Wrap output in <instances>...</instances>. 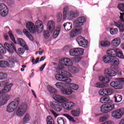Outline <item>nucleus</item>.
<instances>
[{"label": "nucleus", "mask_w": 124, "mask_h": 124, "mask_svg": "<svg viewBox=\"0 0 124 124\" xmlns=\"http://www.w3.org/2000/svg\"><path fill=\"white\" fill-rule=\"evenodd\" d=\"M64 66L69 67V71L73 73H77L79 71V69L73 66L72 61L70 60L69 58H64L60 60L59 65L57 67L58 74L55 75V77L58 81L69 83L71 82V79L68 77H70L71 75L63 70Z\"/></svg>", "instance_id": "nucleus-1"}, {"label": "nucleus", "mask_w": 124, "mask_h": 124, "mask_svg": "<svg viewBox=\"0 0 124 124\" xmlns=\"http://www.w3.org/2000/svg\"><path fill=\"white\" fill-rule=\"evenodd\" d=\"M20 103V98L16 97L13 101H12L10 103H9L7 107V112L8 113H12L14 112Z\"/></svg>", "instance_id": "nucleus-2"}, {"label": "nucleus", "mask_w": 124, "mask_h": 124, "mask_svg": "<svg viewBox=\"0 0 124 124\" xmlns=\"http://www.w3.org/2000/svg\"><path fill=\"white\" fill-rule=\"evenodd\" d=\"M107 54H108V56L110 58H116V57L117 56L120 59H124L123 52L120 49H117L116 50L113 49H109L107 51Z\"/></svg>", "instance_id": "nucleus-3"}, {"label": "nucleus", "mask_w": 124, "mask_h": 124, "mask_svg": "<svg viewBox=\"0 0 124 124\" xmlns=\"http://www.w3.org/2000/svg\"><path fill=\"white\" fill-rule=\"evenodd\" d=\"M28 110V104L27 103H23L19 105L17 110L16 111V115L17 117H23Z\"/></svg>", "instance_id": "nucleus-4"}, {"label": "nucleus", "mask_w": 124, "mask_h": 124, "mask_svg": "<svg viewBox=\"0 0 124 124\" xmlns=\"http://www.w3.org/2000/svg\"><path fill=\"white\" fill-rule=\"evenodd\" d=\"M114 109H115V105L112 103L103 104L101 107V111L102 113H109V112H111V111L114 110Z\"/></svg>", "instance_id": "nucleus-5"}, {"label": "nucleus", "mask_w": 124, "mask_h": 124, "mask_svg": "<svg viewBox=\"0 0 124 124\" xmlns=\"http://www.w3.org/2000/svg\"><path fill=\"white\" fill-rule=\"evenodd\" d=\"M124 115V108H121L120 109H116L111 112V117L113 118V119H116V120H120V119H122Z\"/></svg>", "instance_id": "nucleus-6"}, {"label": "nucleus", "mask_w": 124, "mask_h": 124, "mask_svg": "<svg viewBox=\"0 0 124 124\" xmlns=\"http://www.w3.org/2000/svg\"><path fill=\"white\" fill-rule=\"evenodd\" d=\"M69 54L71 57H79L84 54V49L81 48H72L69 50Z\"/></svg>", "instance_id": "nucleus-7"}, {"label": "nucleus", "mask_w": 124, "mask_h": 124, "mask_svg": "<svg viewBox=\"0 0 124 124\" xmlns=\"http://www.w3.org/2000/svg\"><path fill=\"white\" fill-rule=\"evenodd\" d=\"M124 13H120V20L114 23L115 26L119 29L120 32H124Z\"/></svg>", "instance_id": "nucleus-8"}, {"label": "nucleus", "mask_w": 124, "mask_h": 124, "mask_svg": "<svg viewBox=\"0 0 124 124\" xmlns=\"http://www.w3.org/2000/svg\"><path fill=\"white\" fill-rule=\"evenodd\" d=\"M77 41L79 46L84 48L88 47V44L89 43L88 40L81 36H79L77 38Z\"/></svg>", "instance_id": "nucleus-9"}, {"label": "nucleus", "mask_w": 124, "mask_h": 124, "mask_svg": "<svg viewBox=\"0 0 124 124\" xmlns=\"http://www.w3.org/2000/svg\"><path fill=\"white\" fill-rule=\"evenodd\" d=\"M85 22L86 17L85 16H81L74 22V24L75 28H81V26H83Z\"/></svg>", "instance_id": "nucleus-10"}, {"label": "nucleus", "mask_w": 124, "mask_h": 124, "mask_svg": "<svg viewBox=\"0 0 124 124\" xmlns=\"http://www.w3.org/2000/svg\"><path fill=\"white\" fill-rule=\"evenodd\" d=\"M35 25L37 32L41 33L43 31V29H44L43 22L40 20H38L36 21Z\"/></svg>", "instance_id": "nucleus-11"}, {"label": "nucleus", "mask_w": 124, "mask_h": 124, "mask_svg": "<svg viewBox=\"0 0 124 124\" xmlns=\"http://www.w3.org/2000/svg\"><path fill=\"white\" fill-rule=\"evenodd\" d=\"M4 46L5 47V49H6L10 54H13L14 52H17V50H16V46H12V45H10L8 43H5L4 44Z\"/></svg>", "instance_id": "nucleus-12"}, {"label": "nucleus", "mask_w": 124, "mask_h": 124, "mask_svg": "<svg viewBox=\"0 0 124 124\" xmlns=\"http://www.w3.org/2000/svg\"><path fill=\"white\" fill-rule=\"evenodd\" d=\"M53 98L59 103H64V102H67L68 101V100L65 97L58 94H54Z\"/></svg>", "instance_id": "nucleus-13"}, {"label": "nucleus", "mask_w": 124, "mask_h": 124, "mask_svg": "<svg viewBox=\"0 0 124 124\" xmlns=\"http://www.w3.org/2000/svg\"><path fill=\"white\" fill-rule=\"evenodd\" d=\"M82 32V27H75L74 30H72L69 33L70 37H75L78 34H80Z\"/></svg>", "instance_id": "nucleus-14"}, {"label": "nucleus", "mask_w": 124, "mask_h": 124, "mask_svg": "<svg viewBox=\"0 0 124 124\" xmlns=\"http://www.w3.org/2000/svg\"><path fill=\"white\" fill-rule=\"evenodd\" d=\"M26 28L31 33H35V32H36L35 25H34V24L31 22H28L27 23Z\"/></svg>", "instance_id": "nucleus-15"}, {"label": "nucleus", "mask_w": 124, "mask_h": 124, "mask_svg": "<svg viewBox=\"0 0 124 124\" xmlns=\"http://www.w3.org/2000/svg\"><path fill=\"white\" fill-rule=\"evenodd\" d=\"M50 106L53 109L57 112H61L62 109V106L56 102H51Z\"/></svg>", "instance_id": "nucleus-16"}, {"label": "nucleus", "mask_w": 124, "mask_h": 124, "mask_svg": "<svg viewBox=\"0 0 124 124\" xmlns=\"http://www.w3.org/2000/svg\"><path fill=\"white\" fill-rule=\"evenodd\" d=\"M11 88H12V84H9V85L5 86L0 91V95L5 94V93H9L11 90Z\"/></svg>", "instance_id": "nucleus-17"}, {"label": "nucleus", "mask_w": 124, "mask_h": 124, "mask_svg": "<svg viewBox=\"0 0 124 124\" xmlns=\"http://www.w3.org/2000/svg\"><path fill=\"white\" fill-rule=\"evenodd\" d=\"M75 105V104L72 102H68L62 104V107L66 109V110H71V109L74 107Z\"/></svg>", "instance_id": "nucleus-18"}, {"label": "nucleus", "mask_w": 124, "mask_h": 124, "mask_svg": "<svg viewBox=\"0 0 124 124\" xmlns=\"http://www.w3.org/2000/svg\"><path fill=\"white\" fill-rule=\"evenodd\" d=\"M104 74L108 77L116 76V73L111 69H106L104 71Z\"/></svg>", "instance_id": "nucleus-19"}, {"label": "nucleus", "mask_w": 124, "mask_h": 124, "mask_svg": "<svg viewBox=\"0 0 124 124\" xmlns=\"http://www.w3.org/2000/svg\"><path fill=\"white\" fill-rule=\"evenodd\" d=\"M78 15H79V13L76 10L69 11L67 14V16L71 18H76V17H78Z\"/></svg>", "instance_id": "nucleus-20"}, {"label": "nucleus", "mask_w": 124, "mask_h": 124, "mask_svg": "<svg viewBox=\"0 0 124 124\" xmlns=\"http://www.w3.org/2000/svg\"><path fill=\"white\" fill-rule=\"evenodd\" d=\"M10 98L9 95H5L2 97L0 100V106H3V105L6 104Z\"/></svg>", "instance_id": "nucleus-21"}, {"label": "nucleus", "mask_w": 124, "mask_h": 124, "mask_svg": "<svg viewBox=\"0 0 124 124\" xmlns=\"http://www.w3.org/2000/svg\"><path fill=\"white\" fill-rule=\"evenodd\" d=\"M55 22L53 20H50L47 23V29L50 32H52L55 30Z\"/></svg>", "instance_id": "nucleus-22"}, {"label": "nucleus", "mask_w": 124, "mask_h": 124, "mask_svg": "<svg viewBox=\"0 0 124 124\" xmlns=\"http://www.w3.org/2000/svg\"><path fill=\"white\" fill-rule=\"evenodd\" d=\"M111 43L114 47H118L121 44V39L119 37L115 38L111 41Z\"/></svg>", "instance_id": "nucleus-23"}, {"label": "nucleus", "mask_w": 124, "mask_h": 124, "mask_svg": "<svg viewBox=\"0 0 124 124\" xmlns=\"http://www.w3.org/2000/svg\"><path fill=\"white\" fill-rule=\"evenodd\" d=\"M71 114L73 117H80L81 110L79 108L73 109L71 111Z\"/></svg>", "instance_id": "nucleus-24"}, {"label": "nucleus", "mask_w": 124, "mask_h": 124, "mask_svg": "<svg viewBox=\"0 0 124 124\" xmlns=\"http://www.w3.org/2000/svg\"><path fill=\"white\" fill-rule=\"evenodd\" d=\"M110 63L113 66H118L120 64V60L116 57L111 58Z\"/></svg>", "instance_id": "nucleus-25"}, {"label": "nucleus", "mask_w": 124, "mask_h": 124, "mask_svg": "<svg viewBox=\"0 0 124 124\" xmlns=\"http://www.w3.org/2000/svg\"><path fill=\"white\" fill-rule=\"evenodd\" d=\"M8 61L9 62H8V63L9 64L10 67H13L15 64L14 62L16 61V57L15 56H11L9 58Z\"/></svg>", "instance_id": "nucleus-26"}, {"label": "nucleus", "mask_w": 124, "mask_h": 124, "mask_svg": "<svg viewBox=\"0 0 124 124\" xmlns=\"http://www.w3.org/2000/svg\"><path fill=\"white\" fill-rule=\"evenodd\" d=\"M61 93L63 94H66V95H70L73 93V91L69 88H64L61 90Z\"/></svg>", "instance_id": "nucleus-27"}, {"label": "nucleus", "mask_w": 124, "mask_h": 124, "mask_svg": "<svg viewBox=\"0 0 124 124\" xmlns=\"http://www.w3.org/2000/svg\"><path fill=\"white\" fill-rule=\"evenodd\" d=\"M30 121H31V115L29 113H26L22 119V124H28Z\"/></svg>", "instance_id": "nucleus-28"}, {"label": "nucleus", "mask_w": 124, "mask_h": 124, "mask_svg": "<svg viewBox=\"0 0 124 124\" xmlns=\"http://www.w3.org/2000/svg\"><path fill=\"white\" fill-rule=\"evenodd\" d=\"M23 32L24 33L25 35L30 39V40H31V41H32L33 40V38L32 37V36H31V33L27 30V29H24L23 30Z\"/></svg>", "instance_id": "nucleus-29"}, {"label": "nucleus", "mask_w": 124, "mask_h": 124, "mask_svg": "<svg viewBox=\"0 0 124 124\" xmlns=\"http://www.w3.org/2000/svg\"><path fill=\"white\" fill-rule=\"evenodd\" d=\"M63 26L66 31H70V30L72 29V23H71V22H67L66 23H64Z\"/></svg>", "instance_id": "nucleus-30"}, {"label": "nucleus", "mask_w": 124, "mask_h": 124, "mask_svg": "<svg viewBox=\"0 0 124 124\" xmlns=\"http://www.w3.org/2000/svg\"><path fill=\"white\" fill-rule=\"evenodd\" d=\"M99 81L103 83V84H107L110 82V79L109 78L104 77L103 76H101L99 78Z\"/></svg>", "instance_id": "nucleus-31"}, {"label": "nucleus", "mask_w": 124, "mask_h": 124, "mask_svg": "<svg viewBox=\"0 0 124 124\" xmlns=\"http://www.w3.org/2000/svg\"><path fill=\"white\" fill-rule=\"evenodd\" d=\"M113 98L114 99V101L116 103L121 102V101L123 100V96H122L121 95H120L119 94H115Z\"/></svg>", "instance_id": "nucleus-32"}, {"label": "nucleus", "mask_w": 124, "mask_h": 124, "mask_svg": "<svg viewBox=\"0 0 124 124\" xmlns=\"http://www.w3.org/2000/svg\"><path fill=\"white\" fill-rule=\"evenodd\" d=\"M103 62L105 63H110L111 62V58L108 55H105L102 58Z\"/></svg>", "instance_id": "nucleus-33"}, {"label": "nucleus", "mask_w": 124, "mask_h": 124, "mask_svg": "<svg viewBox=\"0 0 124 124\" xmlns=\"http://www.w3.org/2000/svg\"><path fill=\"white\" fill-rule=\"evenodd\" d=\"M17 41L18 44H19V45H20V46L22 47H23V48H26V47H27V45H26V42L25 41H24V40H23V39L18 38L17 39Z\"/></svg>", "instance_id": "nucleus-34"}, {"label": "nucleus", "mask_w": 124, "mask_h": 124, "mask_svg": "<svg viewBox=\"0 0 124 124\" xmlns=\"http://www.w3.org/2000/svg\"><path fill=\"white\" fill-rule=\"evenodd\" d=\"M68 87H69L71 89H72V90H74L75 91H77L78 89H79V86L76 84L74 83H67Z\"/></svg>", "instance_id": "nucleus-35"}, {"label": "nucleus", "mask_w": 124, "mask_h": 124, "mask_svg": "<svg viewBox=\"0 0 124 124\" xmlns=\"http://www.w3.org/2000/svg\"><path fill=\"white\" fill-rule=\"evenodd\" d=\"M110 100V98L108 96H102L100 98V101L102 103H107Z\"/></svg>", "instance_id": "nucleus-36"}, {"label": "nucleus", "mask_w": 124, "mask_h": 124, "mask_svg": "<svg viewBox=\"0 0 124 124\" xmlns=\"http://www.w3.org/2000/svg\"><path fill=\"white\" fill-rule=\"evenodd\" d=\"M7 14H8V8H6L1 11H0V15L2 16V17H5L7 16Z\"/></svg>", "instance_id": "nucleus-37"}, {"label": "nucleus", "mask_w": 124, "mask_h": 124, "mask_svg": "<svg viewBox=\"0 0 124 124\" xmlns=\"http://www.w3.org/2000/svg\"><path fill=\"white\" fill-rule=\"evenodd\" d=\"M61 31V27H57L56 30L53 32V36L54 38H57L60 34V32Z\"/></svg>", "instance_id": "nucleus-38"}, {"label": "nucleus", "mask_w": 124, "mask_h": 124, "mask_svg": "<svg viewBox=\"0 0 124 124\" xmlns=\"http://www.w3.org/2000/svg\"><path fill=\"white\" fill-rule=\"evenodd\" d=\"M100 45L102 47H109L110 46V42L109 41H101Z\"/></svg>", "instance_id": "nucleus-39"}, {"label": "nucleus", "mask_w": 124, "mask_h": 124, "mask_svg": "<svg viewBox=\"0 0 124 124\" xmlns=\"http://www.w3.org/2000/svg\"><path fill=\"white\" fill-rule=\"evenodd\" d=\"M118 30L117 28H110L109 32L111 35H116L118 33Z\"/></svg>", "instance_id": "nucleus-40"}, {"label": "nucleus", "mask_w": 124, "mask_h": 124, "mask_svg": "<svg viewBox=\"0 0 124 124\" xmlns=\"http://www.w3.org/2000/svg\"><path fill=\"white\" fill-rule=\"evenodd\" d=\"M10 67L8 62L5 61H0V67Z\"/></svg>", "instance_id": "nucleus-41"}, {"label": "nucleus", "mask_w": 124, "mask_h": 124, "mask_svg": "<svg viewBox=\"0 0 124 124\" xmlns=\"http://www.w3.org/2000/svg\"><path fill=\"white\" fill-rule=\"evenodd\" d=\"M65 85V84L64 83L60 82H57L55 84L56 88H58V89H62V88L64 87Z\"/></svg>", "instance_id": "nucleus-42"}, {"label": "nucleus", "mask_w": 124, "mask_h": 124, "mask_svg": "<svg viewBox=\"0 0 124 124\" xmlns=\"http://www.w3.org/2000/svg\"><path fill=\"white\" fill-rule=\"evenodd\" d=\"M47 124H55L54 123V120L52 117L48 116L46 119Z\"/></svg>", "instance_id": "nucleus-43"}, {"label": "nucleus", "mask_w": 124, "mask_h": 124, "mask_svg": "<svg viewBox=\"0 0 124 124\" xmlns=\"http://www.w3.org/2000/svg\"><path fill=\"white\" fill-rule=\"evenodd\" d=\"M64 117H66V118H67V119H68L70 122H72V123H75L76 121L74 120V118L72 117V116L66 114H64Z\"/></svg>", "instance_id": "nucleus-44"}, {"label": "nucleus", "mask_w": 124, "mask_h": 124, "mask_svg": "<svg viewBox=\"0 0 124 124\" xmlns=\"http://www.w3.org/2000/svg\"><path fill=\"white\" fill-rule=\"evenodd\" d=\"M57 123L58 124H65L66 122L64 121V120L63 119L62 117H59L57 120Z\"/></svg>", "instance_id": "nucleus-45"}, {"label": "nucleus", "mask_w": 124, "mask_h": 124, "mask_svg": "<svg viewBox=\"0 0 124 124\" xmlns=\"http://www.w3.org/2000/svg\"><path fill=\"white\" fill-rule=\"evenodd\" d=\"M0 52L2 53V54H5L6 53L5 48L3 47V46H2V44L1 43H0Z\"/></svg>", "instance_id": "nucleus-46"}, {"label": "nucleus", "mask_w": 124, "mask_h": 124, "mask_svg": "<svg viewBox=\"0 0 124 124\" xmlns=\"http://www.w3.org/2000/svg\"><path fill=\"white\" fill-rule=\"evenodd\" d=\"M108 120V116L105 115L100 118L99 121L101 123H103V122H105V121H107Z\"/></svg>", "instance_id": "nucleus-47"}, {"label": "nucleus", "mask_w": 124, "mask_h": 124, "mask_svg": "<svg viewBox=\"0 0 124 124\" xmlns=\"http://www.w3.org/2000/svg\"><path fill=\"white\" fill-rule=\"evenodd\" d=\"M62 19V14L61 13H59L57 15V20L58 22H60Z\"/></svg>", "instance_id": "nucleus-48"}, {"label": "nucleus", "mask_w": 124, "mask_h": 124, "mask_svg": "<svg viewBox=\"0 0 124 124\" xmlns=\"http://www.w3.org/2000/svg\"><path fill=\"white\" fill-rule=\"evenodd\" d=\"M118 8L122 12H124V3H120L118 5Z\"/></svg>", "instance_id": "nucleus-49"}, {"label": "nucleus", "mask_w": 124, "mask_h": 124, "mask_svg": "<svg viewBox=\"0 0 124 124\" xmlns=\"http://www.w3.org/2000/svg\"><path fill=\"white\" fill-rule=\"evenodd\" d=\"M106 94L108 95H111L113 93V90L111 89H106Z\"/></svg>", "instance_id": "nucleus-50"}, {"label": "nucleus", "mask_w": 124, "mask_h": 124, "mask_svg": "<svg viewBox=\"0 0 124 124\" xmlns=\"http://www.w3.org/2000/svg\"><path fill=\"white\" fill-rule=\"evenodd\" d=\"M6 78V74L3 72H0V80H4Z\"/></svg>", "instance_id": "nucleus-51"}, {"label": "nucleus", "mask_w": 124, "mask_h": 124, "mask_svg": "<svg viewBox=\"0 0 124 124\" xmlns=\"http://www.w3.org/2000/svg\"><path fill=\"white\" fill-rule=\"evenodd\" d=\"M25 53V49L24 48H18L17 50V53H18L19 55H23V54Z\"/></svg>", "instance_id": "nucleus-52"}, {"label": "nucleus", "mask_w": 124, "mask_h": 124, "mask_svg": "<svg viewBox=\"0 0 124 124\" xmlns=\"http://www.w3.org/2000/svg\"><path fill=\"white\" fill-rule=\"evenodd\" d=\"M99 94L100 95H103V94H106V89H101L99 91Z\"/></svg>", "instance_id": "nucleus-53"}, {"label": "nucleus", "mask_w": 124, "mask_h": 124, "mask_svg": "<svg viewBox=\"0 0 124 124\" xmlns=\"http://www.w3.org/2000/svg\"><path fill=\"white\" fill-rule=\"evenodd\" d=\"M67 11H68V7L67 6H65L63 8V17H65V15H66V12H67Z\"/></svg>", "instance_id": "nucleus-54"}, {"label": "nucleus", "mask_w": 124, "mask_h": 124, "mask_svg": "<svg viewBox=\"0 0 124 124\" xmlns=\"http://www.w3.org/2000/svg\"><path fill=\"white\" fill-rule=\"evenodd\" d=\"M8 34L11 39H12L13 41H15V38H14V36L13 35V34H12V33L11 32V31H9L8 32Z\"/></svg>", "instance_id": "nucleus-55"}, {"label": "nucleus", "mask_w": 124, "mask_h": 124, "mask_svg": "<svg viewBox=\"0 0 124 124\" xmlns=\"http://www.w3.org/2000/svg\"><path fill=\"white\" fill-rule=\"evenodd\" d=\"M81 57H78L74 58V62H80V61H81Z\"/></svg>", "instance_id": "nucleus-56"}, {"label": "nucleus", "mask_w": 124, "mask_h": 124, "mask_svg": "<svg viewBox=\"0 0 124 124\" xmlns=\"http://www.w3.org/2000/svg\"><path fill=\"white\" fill-rule=\"evenodd\" d=\"M7 8L6 5L3 3L0 4V11L1 10H3L5 9V8Z\"/></svg>", "instance_id": "nucleus-57"}, {"label": "nucleus", "mask_w": 124, "mask_h": 124, "mask_svg": "<svg viewBox=\"0 0 124 124\" xmlns=\"http://www.w3.org/2000/svg\"><path fill=\"white\" fill-rule=\"evenodd\" d=\"M95 86L97 88H104V85L103 84H102V83H100L99 82H98V83H96Z\"/></svg>", "instance_id": "nucleus-58"}, {"label": "nucleus", "mask_w": 124, "mask_h": 124, "mask_svg": "<svg viewBox=\"0 0 124 124\" xmlns=\"http://www.w3.org/2000/svg\"><path fill=\"white\" fill-rule=\"evenodd\" d=\"M44 36L46 38H48L49 36H50V34L49 33V31H44Z\"/></svg>", "instance_id": "nucleus-59"}, {"label": "nucleus", "mask_w": 124, "mask_h": 124, "mask_svg": "<svg viewBox=\"0 0 124 124\" xmlns=\"http://www.w3.org/2000/svg\"><path fill=\"white\" fill-rule=\"evenodd\" d=\"M46 66V63H45L40 68V71H42L43 69H44V68Z\"/></svg>", "instance_id": "nucleus-60"}, {"label": "nucleus", "mask_w": 124, "mask_h": 124, "mask_svg": "<svg viewBox=\"0 0 124 124\" xmlns=\"http://www.w3.org/2000/svg\"><path fill=\"white\" fill-rule=\"evenodd\" d=\"M50 112L52 113V114L54 116V117H55V118H57V117H58V115H57V113H56L54 111V110H51Z\"/></svg>", "instance_id": "nucleus-61"}, {"label": "nucleus", "mask_w": 124, "mask_h": 124, "mask_svg": "<svg viewBox=\"0 0 124 124\" xmlns=\"http://www.w3.org/2000/svg\"><path fill=\"white\" fill-rule=\"evenodd\" d=\"M31 62H32L33 64H36V63H37L34 58L32 59Z\"/></svg>", "instance_id": "nucleus-62"}, {"label": "nucleus", "mask_w": 124, "mask_h": 124, "mask_svg": "<svg viewBox=\"0 0 124 124\" xmlns=\"http://www.w3.org/2000/svg\"><path fill=\"white\" fill-rule=\"evenodd\" d=\"M119 124H124V118L122 119L120 121Z\"/></svg>", "instance_id": "nucleus-63"}, {"label": "nucleus", "mask_w": 124, "mask_h": 124, "mask_svg": "<svg viewBox=\"0 0 124 124\" xmlns=\"http://www.w3.org/2000/svg\"><path fill=\"white\" fill-rule=\"evenodd\" d=\"M31 92L32 93L33 95H34V96H35V98H36V95L35 94V92H34V91L31 90Z\"/></svg>", "instance_id": "nucleus-64"}]
</instances>
